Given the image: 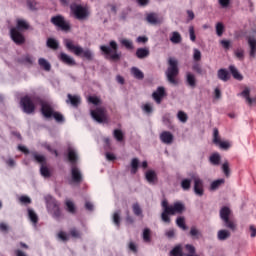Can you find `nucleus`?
Returning a JSON list of instances; mask_svg holds the SVG:
<instances>
[{"label":"nucleus","instance_id":"nucleus-1","mask_svg":"<svg viewBox=\"0 0 256 256\" xmlns=\"http://www.w3.org/2000/svg\"><path fill=\"white\" fill-rule=\"evenodd\" d=\"M162 207H163V212L161 214V220L163 223H171V217L169 215H181L183 211H185V204L181 202H175L173 205H169V202L167 200L162 201Z\"/></svg>","mask_w":256,"mask_h":256},{"label":"nucleus","instance_id":"nucleus-2","mask_svg":"<svg viewBox=\"0 0 256 256\" xmlns=\"http://www.w3.org/2000/svg\"><path fill=\"white\" fill-rule=\"evenodd\" d=\"M64 43L68 51L74 53L76 57H82L83 59H87V61H93V52L91 50L83 49V47L73 44V40L66 39Z\"/></svg>","mask_w":256,"mask_h":256},{"label":"nucleus","instance_id":"nucleus-3","mask_svg":"<svg viewBox=\"0 0 256 256\" xmlns=\"http://www.w3.org/2000/svg\"><path fill=\"white\" fill-rule=\"evenodd\" d=\"M231 215H233L231 208L223 206L220 209V219L223 223V227L235 233V231H237V221L234 220V218L231 217Z\"/></svg>","mask_w":256,"mask_h":256},{"label":"nucleus","instance_id":"nucleus-4","mask_svg":"<svg viewBox=\"0 0 256 256\" xmlns=\"http://www.w3.org/2000/svg\"><path fill=\"white\" fill-rule=\"evenodd\" d=\"M179 61L177 59L170 57L168 59V68L166 70V77L168 83L171 85H179Z\"/></svg>","mask_w":256,"mask_h":256},{"label":"nucleus","instance_id":"nucleus-5","mask_svg":"<svg viewBox=\"0 0 256 256\" xmlns=\"http://www.w3.org/2000/svg\"><path fill=\"white\" fill-rule=\"evenodd\" d=\"M118 49L119 46L115 40L110 41L109 46H100V51L106 55V59H109V61H119L121 59V55L117 53Z\"/></svg>","mask_w":256,"mask_h":256},{"label":"nucleus","instance_id":"nucleus-6","mask_svg":"<svg viewBox=\"0 0 256 256\" xmlns=\"http://www.w3.org/2000/svg\"><path fill=\"white\" fill-rule=\"evenodd\" d=\"M45 199L49 213H51L52 217L56 219V221H61V219H63V212L61 211L59 202L51 196H46Z\"/></svg>","mask_w":256,"mask_h":256},{"label":"nucleus","instance_id":"nucleus-7","mask_svg":"<svg viewBox=\"0 0 256 256\" xmlns=\"http://www.w3.org/2000/svg\"><path fill=\"white\" fill-rule=\"evenodd\" d=\"M51 23L55 27H58V29H61V31H71V24L69 21L65 20V17L63 15H56L51 18Z\"/></svg>","mask_w":256,"mask_h":256},{"label":"nucleus","instance_id":"nucleus-8","mask_svg":"<svg viewBox=\"0 0 256 256\" xmlns=\"http://www.w3.org/2000/svg\"><path fill=\"white\" fill-rule=\"evenodd\" d=\"M20 107L27 115L35 113V103L29 96H24L20 100Z\"/></svg>","mask_w":256,"mask_h":256},{"label":"nucleus","instance_id":"nucleus-9","mask_svg":"<svg viewBox=\"0 0 256 256\" xmlns=\"http://www.w3.org/2000/svg\"><path fill=\"white\" fill-rule=\"evenodd\" d=\"M91 116L94 121H97V123H105V121H107V112L105 111V108L99 107L92 110Z\"/></svg>","mask_w":256,"mask_h":256},{"label":"nucleus","instance_id":"nucleus-10","mask_svg":"<svg viewBox=\"0 0 256 256\" xmlns=\"http://www.w3.org/2000/svg\"><path fill=\"white\" fill-rule=\"evenodd\" d=\"M70 9L75 15L76 19H85L87 17V9L81 5L71 4Z\"/></svg>","mask_w":256,"mask_h":256},{"label":"nucleus","instance_id":"nucleus-11","mask_svg":"<svg viewBox=\"0 0 256 256\" xmlns=\"http://www.w3.org/2000/svg\"><path fill=\"white\" fill-rule=\"evenodd\" d=\"M213 144L219 145L220 149H229L231 147V144L227 141H221V137H219V130L217 128H214L213 131Z\"/></svg>","mask_w":256,"mask_h":256},{"label":"nucleus","instance_id":"nucleus-12","mask_svg":"<svg viewBox=\"0 0 256 256\" xmlns=\"http://www.w3.org/2000/svg\"><path fill=\"white\" fill-rule=\"evenodd\" d=\"M58 60L63 63L64 65H67L68 67H75L77 65V62L75 61L74 57L69 56V54L65 52H61L58 55Z\"/></svg>","mask_w":256,"mask_h":256},{"label":"nucleus","instance_id":"nucleus-13","mask_svg":"<svg viewBox=\"0 0 256 256\" xmlns=\"http://www.w3.org/2000/svg\"><path fill=\"white\" fill-rule=\"evenodd\" d=\"M164 97H167V92H165V87L159 86L155 92L152 93V98L157 105H161Z\"/></svg>","mask_w":256,"mask_h":256},{"label":"nucleus","instance_id":"nucleus-14","mask_svg":"<svg viewBox=\"0 0 256 256\" xmlns=\"http://www.w3.org/2000/svg\"><path fill=\"white\" fill-rule=\"evenodd\" d=\"M10 37L16 45H23V43H25V36H23L17 28H12L10 30Z\"/></svg>","mask_w":256,"mask_h":256},{"label":"nucleus","instance_id":"nucleus-15","mask_svg":"<svg viewBox=\"0 0 256 256\" xmlns=\"http://www.w3.org/2000/svg\"><path fill=\"white\" fill-rule=\"evenodd\" d=\"M71 177L73 183L80 184L83 183V174H81V170L76 165L71 166Z\"/></svg>","mask_w":256,"mask_h":256},{"label":"nucleus","instance_id":"nucleus-16","mask_svg":"<svg viewBox=\"0 0 256 256\" xmlns=\"http://www.w3.org/2000/svg\"><path fill=\"white\" fill-rule=\"evenodd\" d=\"M41 113L46 119H51L55 110H53V106L48 102H41Z\"/></svg>","mask_w":256,"mask_h":256},{"label":"nucleus","instance_id":"nucleus-17","mask_svg":"<svg viewBox=\"0 0 256 256\" xmlns=\"http://www.w3.org/2000/svg\"><path fill=\"white\" fill-rule=\"evenodd\" d=\"M194 193L198 195V197H203L205 193V189L203 188V180L199 177H194Z\"/></svg>","mask_w":256,"mask_h":256},{"label":"nucleus","instance_id":"nucleus-18","mask_svg":"<svg viewBox=\"0 0 256 256\" xmlns=\"http://www.w3.org/2000/svg\"><path fill=\"white\" fill-rule=\"evenodd\" d=\"M173 134L169 131H163L160 134V140L162 143H165V145H171V143H173Z\"/></svg>","mask_w":256,"mask_h":256},{"label":"nucleus","instance_id":"nucleus-19","mask_svg":"<svg viewBox=\"0 0 256 256\" xmlns=\"http://www.w3.org/2000/svg\"><path fill=\"white\" fill-rule=\"evenodd\" d=\"M186 83L188 87L195 89V87H197V78H195V74L188 72L186 74Z\"/></svg>","mask_w":256,"mask_h":256},{"label":"nucleus","instance_id":"nucleus-20","mask_svg":"<svg viewBox=\"0 0 256 256\" xmlns=\"http://www.w3.org/2000/svg\"><path fill=\"white\" fill-rule=\"evenodd\" d=\"M67 97L68 99L66 100V103H70L72 107H79L81 104V98L79 96L68 94Z\"/></svg>","mask_w":256,"mask_h":256},{"label":"nucleus","instance_id":"nucleus-21","mask_svg":"<svg viewBox=\"0 0 256 256\" xmlns=\"http://www.w3.org/2000/svg\"><path fill=\"white\" fill-rule=\"evenodd\" d=\"M217 77L218 79H220V81H224V83L229 81V79H231V75H229V71H227L224 68H221L218 70Z\"/></svg>","mask_w":256,"mask_h":256},{"label":"nucleus","instance_id":"nucleus-22","mask_svg":"<svg viewBox=\"0 0 256 256\" xmlns=\"http://www.w3.org/2000/svg\"><path fill=\"white\" fill-rule=\"evenodd\" d=\"M131 74L135 79H138V81H143V79H145V74L137 67L131 68Z\"/></svg>","mask_w":256,"mask_h":256},{"label":"nucleus","instance_id":"nucleus-23","mask_svg":"<svg viewBox=\"0 0 256 256\" xmlns=\"http://www.w3.org/2000/svg\"><path fill=\"white\" fill-rule=\"evenodd\" d=\"M78 159H79V156H77V152H75V150L69 148L68 149V160L71 163V165H77Z\"/></svg>","mask_w":256,"mask_h":256},{"label":"nucleus","instance_id":"nucleus-24","mask_svg":"<svg viewBox=\"0 0 256 256\" xmlns=\"http://www.w3.org/2000/svg\"><path fill=\"white\" fill-rule=\"evenodd\" d=\"M146 21L150 23V25H159V23H161V21H159V18L157 17V14L155 13L147 14Z\"/></svg>","mask_w":256,"mask_h":256},{"label":"nucleus","instance_id":"nucleus-25","mask_svg":"<svg viewBox=\"0 0 256 256\" xmlns=\"http://www.w3.org/2000/svg\"><path fill=\"white\" fill-rule=\"evenodd\" d=\"M27 211L31 223H33V225H37V223H39V216L37 215V213H35V210L28 208Z\"/></svg>","mask_w":256,"mask_h":256},{"label":"nucleus","instance_id":"nucleus-26","mask_svg":"<svg viewBox=\"0 0 256 256\" xmlns=\"http://www.w3.org/2000/svg\"><path fill=\"white\" fill-rule=\"evenodd\" d=\"M229 71H230L232 77L237 79V81H243V75H241V73H239V70H237V68L234 65L229 66Z\"/></svg>","mask_w":256,"mask_h":256},{"label":"nucleus","instance_id":"nucleus-27","mask_svg":"<svg viewBox=\"0 0 256 256\" xmlns=\"http://www.w3.org/2000/svg\"><path fill=\"white\" fill-rule=\"evenodd\" d=\"M248 44L250 47V57L255 58L256 55V39L248 37Z\"/></svg>","mask_w":256,"mask_h":256},{"label":"nucleus","instance_id":"nucleus-28","mask_svg":"<svg viewBox=\"0 0 256 256\" xmlns=\"http://www.w3.org/2000/svg\"><path fill=\"white\" fill-rule=\"evenodd\" d=\"M169 256H185L183 253V247L179 244L176 245L169 253Z\"/></svg>","mask_w":256,"mask_h":256},{"label":"nucleus","instance_id":"nucleus-29","mask_svg":"<svg viewBox=\"0 0 256 256\" xmlns=\"http://www.w3.org/2000/svg\"><path fill=\"white\" fill-rule=\"evenodd\" d=\"M221 185H225V179L224 178L213 181L210 184V191H217V189H219V187H221Z\"/></svg>","mask_w":256,"mask_h":256},{"label":"nucleus","instance_id":"nucleus-30","mask_svg":"<svg viewBox=\"0 0 256 256\" xmlns=\"http://www.w3.org/2000/svg\"><path fill=\"white\" fill-rule=\"evenodd\" d=\"M136 57L138 59H145V57H149V49H147V48H138L136 50Z\"/></svg>","mask_w":256,"mask_h":256},{"label":"nucleus","instance_id":"nucleus-31","mask_svg":"<svg viewBox=\"0 0 256 256\" xmlns=\"http://www.w3.org/2000/svg\"><path fill=\"white\" fill-rule=\"evenodd\" d=\"M65 205L66 211H68V213H70L71 215H75V213H77V208L75 207V203H73V201L67 200L65 202Z\"/></svg>","mask_w":256,"mask_h":256},{"label":"nucleus","instance_id":"nucleus-32","mask_svg":"<svg viewBox=\"0 0 256 256\" xmlns=\"http://www.w3.org/2000/svg\"><path fill=\"white\" fill-rule=\"evenodd\" d=\"M229 237H231V232L229 230L222 229L218 231L219 241H226Z\"/></svg>","mask_w":256,"mask_h":256},{"label":"nucleus","instance_id":"nucleus-33","mask_svg":"<svg viewBox=\"0 0 256 256\" xmlns=\"http://www.w3.org/2000/svg\"><path fill=\"white\" fill-rule=\"evenodd\" d=\"M191 183V178H184L180 183V187L183 189V191H189L191 189Z\"/></svg>","mask_w":256,"mask_h":256},{"label":"nucleus","instance_id":"nucleus-34","mask_svg":"<svg viewBox=\"0 0 256 256\" xmlns=\"http://www.w3.org/2000/svg\"><path fill=\"white\" fill-rule=\"evenodd\" d=\"M132 211L136 217H143V209L139 203L136 202L132 205Z\"/></svg>","mask_w":256,"mask_h":256},{"label":"nucleus","instance_id":"nucleus-35","mask_svg":"<svg viewBox=\"0 0 256 256\" xmlns=\"http://www.w3.org/2000/svg\"><path fill=\"white\" fill-rule=\"evenodd\" d=\"M171 43H174L175 45H178V43H181L183 41V38L181 37V34L179 32H172V36L170 37Z\"/></svg>","mask_w":256,"mask_h":256},{"label":"nucleus","instance_id":"nucleus-36","mask_svg":"<svg viewBox=\"0 0 256 256\" xmlns=\"http://www.w3.org/2000/svg\"><path fill=\"white\" fill-rule=\"evenodd\" d=\"M38 64L44 69V71H51V64L45 58H39Z\"/></svg>","mask_w":256,"mask_h":256},{"label":"nucleus","instance_id":"nucleus-37","mask_svg":"<svg viewBox=\"0 0 256 256\" xmlns=\"http://www.w3.org/2000/svg\"><path fill=\"white\" fill-rule=\"evenodd\" d=\"M146 180L148 183H155L157 181V174L153 170H149L146 172Z\"/></svg>","mask_w":256,"mask_h":256},{"label":"nucleus","instance_id":"nucleus-38","mask_svg":"<svg viewBox=\"0 0 256 256\" xmlns=\"http://www.w3.org/2000/svg\"><path fill=\"white\" fill-rule=\"evenodd\" d=\"M47 47H49V49H53L54 51H57V49H59V42H57V40L53 38H48Z\"/></svg>","mask_w":256,"mask_h":256},{"label":"nucleus","instance_id":"nucleus-39","mask_svg":"<svg viewBox=\"0 0 256 256\" xmlns=\"http://www.w3.org/2000/svg\"><path fill=\"white\" fill-rule=\"evenodd\" d=\"M250 93H251V90H249V88H245V89L242 91L241 95H242V97L246 98V101H247L248 105L251 106V105H253V98H251V97L249 96Z\"/></svg>","mask_w":256,"mask_h":256},{"label":"nucleus","instance_id":"nucleus-40","mask_svg":"<svg viewBox=\"0 0 256 256\" xmlns=\"http://www.w3.org/2000/svg\"><path fill=\"white\" fill-rule=\"evenodd\" d=\"M185 249L188 252L187 254H185V256H199L196 254L197 250L195 249V246L191 244H186Z\"/></svg>","mask_w":256,"mask_h":256},{"label":"nucleus","instance_id":"nucleus-41","mask_svg":"<svg viewBox=\"0 0 256 256\" xmlns=\"http://www.w3.org/2000/svg\"><path fill=\"white\" fill-rule=\"evenodd\" d=\"M176 225L180 228L183 229V231H187V225L185 224V217L180 216L176 219Z\"/></svg>","mask_w":256,"mask_h":256},{"label":"nucleus","instance_id":"nucleus-42","mask_svg":"<svg viewBox=\"0 0 256 256\" xmlns=\"http://www.w3.org/2000/svg\"><path fill=\"white\" fill-rule=\"evenodd\" d=\"M131 173L132 175H135V173H137V171H139V159L137 158H133L131 161Z\"/></svg>","mask_w":256,"mask_h":256},{"label":"nucleus","instance_id":"nucleus-43","mask_svg":"<svg viewBox=\"0 0 256 256\" xmlns=\"http://www.w3.org/2000/svg\"><path fill=\"white\" fill-rule=\"evenodd\" d=\"M113 135H114V139H116V141H118L119 143H121V141L125 139V135L123 134V131L119 129H115L113 132Z\"/></svg>","mask_w":256,"mask_h":256},{"label":"nucleus","instance_id":"nucleus-44","mask_svg":"<svg viewBox=\"0 0 256 256\" xmlns=\"http://www.w3.org/2000/svg\"><path fill=\"white\" fill-rule=\"evenodd\" d=\"M234 55L239 61H243L245 59V50L243 48H237L234 51Z\"/></svg>","mask_w":256,"mask_h":256},{"label":"nucleus","instance_id":"nucleus-45","mask_svg":"<svg viewBox=\"0 0 256 256\" xmlns=\"http://www.w3.org/2000/svg\"><path fill=\"white\" fill-rule=\"evenodd\" d=\"M210 163H212V165H219V163H221V155H219V153H214L210 156Z\"/></svg>","mask_w":256,"mask_h":256},{"label":"nucleus","instance_id":"nucleus-46","mask_svg":"<svg viewBox=\"0 0 256 256\" xmlns=\"http://www.w3.org/2000/svg\"><path fill=\"white\" fill-rule=\"evenodd\" d=\"M33 157H34V160L37 162V163H40V165H45L46 163V158L41 155V154H37V152H34L33 153Z\"/></svg>","mask_w":256,"mask_h":256},{"label":"nucleus","instance_id":"nucleus-47","mask_svg":"<svg viewBox=\"0 0 256 256\" xmlns=\"http://www.w3.org/2000/svg\"><path fill=\"white\" fill-rule=\"evenodd\" d=\"M52 117L55 119V121L57 123H64L65 122V117L63 116V114H61V112L54 111V113L52 114Z\"/></svg>","mask_w":256,"mask_h":256},{"label":"nucleus","instance_id":"nucleus-48","mask_svg":"<svg viewBox=\"0 0 256 256\" xmlns=\"http://www.w3.org/2000/svg\"><path fill=\"white\" fill-rule=\"evenodd\" d=\"M17 29H24L27 30L29 29V24L27 23V21L23 20V19H18L17 20Z\"/></svg>","mask_w":256,"mask_h":256},{"label":"nucleus","instance_id":"nucleus-49","mask_svg":"<svg viewBox=\"0 0 256 256\" xmlns=\"http://www.w3.org/2000/svg\"><path fill=\"white\" fill-rule=\"evenodd\" d=\"M40 173H41L42 177H46V178L51 177V171H49V168H47V166H45V164L41 165Z\"/></svg>","mask_w":256,"mask_h":256},{"label":"nucleus","instance_id":"nucleus-50","mask_svg":"<svg viewBox=\"0 0 256 256\" xmlns=\"http://www.w3.org/2000/svg\"><path fill=\"white\" fill-rule=\"evenodd\" d=\"M113 223L116 227H120L121 225V211L115 212L113 215Z\"/></svg>","mask_w":256,"mask_h":256},{"label":"nucleus","instance_id":"nucleus-51","mask_svg":"<svg viewBox=\"0 0 256 256\" xmlns=\"http://www.w3.org/2000/svg\"><path fill=\"white\" fill-rule=\"evenodd\" d=\"M143 240L145 243L151 242V230L149 228H145L143 231Z\"/></svg>","mask_w":256,"mask_h":256},{"label":"nucleus","instance_id":"nucleus-52","mask_svg":"<svg viewBox=\"0 0 256 256\" xmlns=\"http://www.w3.org/2000/svg\"><path fill=\"white\" fill-rule=\"evenodd\" d=\"M222 171L225 177H229L231 175V170L229 169V162L226 161L222 164Z\"/></svg>","mask_w":256,"mask_h":256},{"label":"nucleus","instance_id":"nucleus-53","mask_svg":"<svg viewBox=\"0 0 256 256\" xmlns=\"http://www.w3.org/2000/svg\"><path fill=\"white\" fill-rule=\"evenodd\" d=\"M69 233L73 239H81V231L77 230V228H71Z\"/></svg>","mask_w":256,"mask_h":256},{"label":"nucleus","instance_id":"nucleus-54","mask_svg":"<svg viewBox=\"0 0 256 256\" xmlns=\"http://www.w3.org/2000/svg\"><path fill=\"white\" fill-rule=\"evenodd\" d=\"M177 118L179 119V121H181V123H187V120L189 119V117L187 116V113L183 111L178 112Z\"/></svg>","mask_w":256,"mask_h":256},{"label":"nucleus","instance_id":"nucleus-55","mask_svg":"<svg viewBox=\"0 0 256 256\" xmlns=\"http://www.w3.org/2000/svg\"><path fill=\"white\" fill-rule=\"evenodd\" d=\"M224 31H225V26L223 25V23L218 22L216 24V33H217L218 37H221L223 35Z\"/></svg>","mask_w":256,"mask_h":256},{"label":"nucleus","instance_id":"nucleus-56","mask_svg":"<svg viewBox=\"0 0 256 256\" xmlns=\"http://www.w3.org/2000/svg\"><path fill=\"white\" fill-rule=\"evenodd\" d=\"M192 71H194L198 75H203V68L201 67V64L197 62L193 64Z\"/></svg>","mask_w":256,"mask_h":256},{"label":"nucleus","instance_id":"nucleus-57","mask_svg":"<svg viewBox=\"0 0 256 256\" xmlns=\"http://www.w3.org/2000/svg\"><path fill=\"white\" fill-rule=\"evenodd\" d=\"M142 110L147 115H151V113H153V105H151L150 103H146L143 105Z\"/></svg>","mask_w":256,"mask_h":256},{"label":"nucleus","instance_id":"nucleus-58","mask_svg":"<svg viewBox=\"0 0 256 256\" xmlns=\"http://www.w3.org/2000/svg\"><path fill=\"white\" fill-rule=\"evenodd\" d=\"M190 235L191 237H194L195 239H199V237H201V232L196 229L195 227H192L190 229Z\"/></svg>","mask_w":256,"mask_h":256},{"label":"nucleus","instance_id":"nucleus-59","mask_svg":"<svg viewBox=\"0 0 256 256\" xmlns=\"http://www.w3.org/2000/svg\"><path fill=\"white\" fill-rule=\"evenodd\" d=\"M121 45H123V47H126V49H133V42L131 40L122 39Z\"/></svg>","mask_w":256,"mask_h":256},{"label":"nucleus","instance_id":"nucleus-60","mask_svg":"<svg viewBox=\"0 0 256 256\" xmlns=\"http://www.w3.org/2000/svg\"><path fill=\"white\" fill-rule=\"evenodd\" d=\"M189 35H190V40L195 43L197 41V36L195 35V27L190 26L189 27Z\"/></svg>","mask_w":256,"mask_h":256},{"label":"nucleus","instance_id":"nucleus-61","mask_svg":"<svg viewBox=\"0 0 256 256\" xmlns=\"http://www.w3.org/2000/svg\"><path fill=\"white\" fill-rule=\"evenodd\" d=\"M27 6L31 11H37V2H35L34 0H28Z\"/></svg>","mask_w":256,"mask_h":256},{"label":"nucleus","instance_id":"nucleus-62","mask_svg":"<svg viewBox=\"0 0 256 256\" xmlns=\"http://www.w3.org/2000/svg\"><path fill=\"white\" fill-rule=\"evenodd\" d=\"M88 101L89 103H92V105H99V103H101V100L96 96H90Z\"/></svg>","mask_w":256,"mask_h":256},{"label":"nucleus","instance_id":"nucleus-63","mask_svg":"<svg viewBox=\"0 0 256 256\" xmlns=\"http://www.w3.org/2000/svg\"><path fill=\"white\" fill-rule=\"evenodd\" d=\"M193 59L194 61H199L201 59V51L197 48L194 49Z\"/></svg>","mask_w":256,"mask_h":256},{"label":"nucleus","instance_id":"nucleus-64","mask_svg":"<svg viewBox=\"0 0 256 256\" xmlns=\"http://www.w3.org/2000/svg\"><path fill=\"white\" fill-rule=\"evenodd\" d=\"M19 200H20V202H22L24 205H29V204H31V198H29L28 196H21Z\"/></svg>","mask_w":256,"mask_h":256}]
</instances>
